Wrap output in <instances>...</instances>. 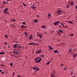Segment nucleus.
<instances>
[{
	"label": "nucleus",
	"mask_w": 77,
	"mask_h": 77,
	"mask_svg": "<svg viewBox=\"0 0 77 77\" xmlns=\"http://www.w3.org/2000/svg\"><path fill=\"white\" fill-rule=\"evenodd\" d=\"M70 73H71V75H72V74H73V71H70Z\"/></svg>",
	"instance_id": "bb28decb"
},
{
	"label": "nucleus",
	"mask_w": 77,
	"mask_h": 77,
	"mask_svg": "<svg viewBox=\"0 0 77 77\" xmlns=\"http://www.w3.org/2000/svg\"><path fill=\"white\" fill-rule=\"evenodd\" d=\"M58 31L60 33H63V31L62 30H59Z\"/></svg>",
	"instance_id": "2eb2a0df"
},
{
	"label": "nucleus",
	"mask_w": 77,
	"mask_h": 77,
	"mask_svg": "<svg viewBox=\"0 0 77 77\" xmlns=\"http://www.w3.org/2000/svg\"><path fill=\"white\" fill-rule=\"evenodd\" d=\"M26 27V26H23V25H22L20 26V27L22 28L23 29H25Z\"/></svg>",
	"instance_id": "39448f33"
},
{
	"label": "nucleus",
	"mask_w": 77,
	"mask_h": 77,
	"mask_svg": "<svg viewBox=\"0 0 77 77\" xmlns=\"http://www.w3.org/2000/svg\"><path fill=\"white\" fill-rule=\"evenodd\" d=\"M2 74H4L5 73V72H2Z\"/></svg>",
	"instance_id": "ea45409f"
},
{
	"label": "nucleus",
	"mask_w": 77,
	"mask_h": 77,
	"mask_svg": "<svg viewBox=\"0 0 77 77\" xmlns=\"http://www.w3.org/2000/svg\"><path fill=\"white\" fill-rule=\"evenodd\" d=\"M14 45H15L16 46V47H17V46H18V45L19 44H14Z\"/></svg>",
	"instance_id": "c9c22d12"
},
{
	"label": "nucleus",
	"mask_w": 77,
	"mask_h": 77,
	"mask_svg": "<svg viewBox=\"0 0 77 77\" xmlns=\"http://www.w3.org/2000/svg\"><path fill=\"white\" fill-rule=\"evenodd\" d=\"M57 34L58 35H59V34H60V33L59 32H58V31H57Z\"/></svg>",
	"instance_id": "c756f323"
},
{
	"label": "nucleus",
	"mask_w": 77,
	"mask_h": 77,
	"mask_svg": "<svg viewBox=\"0 0 77 77\" xmlns=\"http://www.w3.org/2000/svg\"><path fill=\"white\" fill-rule=\"evenodd\" d=\"M31 8H33V9H35L36 8V7L35 6L34 7L31 6Z\"/></svg>",
	"instance_id": "7c9ffc66"
},
{
	"label": "nucleus",
	"mask_w": 77,
	"mask_h": 77,
	"mask_svg": "<svg viewBox=\"0 0 77 77\" xmlns=\"http://www.w3.org/2000/svg\"><path fill=\"white\" fill-rule=\"evenodd\" d=\"M15 50H16V49H14V51H15Z\"/></svg>",
	"instance_id": "e2e57ef3"
},
{
	"label": "nucleus",
	"mask_w": 77,
	"mask_h": 77,
	"mask_svg": "<svg viewBox=\"0 0 77 77\" xmlns=\"http://www.w3.org/2000/svg\"><path fill=\"white\" fill-rule=\"evenodd\" d=\"M38 21V20H35L34 21V23H36Z\"/></svg>",
	"instance_id": "aec40b11"
},
{
	"label": "nucleus",
	"mask_w": 77,
	"mask_h": 77,
	"mask_svg": "<svg viewBox=\"0 0 77 77\" xmlns=\"http://www.w3.org/2000/svg\"><path fill=\"white\" fill-rule=\"evenodd\" d=\"M21 46H20V47H18V48H21Z\"/></svg>",
	"instance_id": "c03bdc74"
},
{
	"label": "nucleus",
	"mask_w": 77,
	"mask_h": 77,
	"mask_svg": "<svg viewBox=\"0 0 77 77\" xmlns=\"http://www.w3.org/2000/svg\"><path fill=\"white\" fill-rule=\"evenodd\" d=\"M46 27V26H42V28H43L44 29H45V27Z\"/></svg>",
	"instance_id": "72a5a7b5"
},
{
	"label": "nucleus",
	"mask_w": 77,
	"mask_h": 77,
	"mask_svg": "<svg viewBox=\"0 0 77 77\" xmlns=\"http://www.w3.org/2000/svg\"><path fill=\"white\" fill-rule=\"evenodd\" d=\"M32 69H33L34 70H35L37 71H38L39 69L37 67H33Z\"/></svg>",
	"instance_id": "7ed1b4c3"
},
{
	"label": "nucleus",
	"mask_w": 77,
	"mask_h": 77,
	"mask_svg": "<svg viewBox=\"0 0 77 77\" xmlns=\"http://www.w3.org/2000/svg\"><path fill=\"white\" fill-rule=\"evenodd\" d=\"M49 47L50 50H52L53 49V48L50 45L49 46Z\"/></svg>",
	"instance_id": "4468645a"
},
{
	"label": "nucleus",
	"mask_w": 77,
	"mask_h": 77,
	"mask_svg": "<svg viewBox=\"0 0 77 77\" xmlns=\"http://www.w3.org/2000/svg\"><path fill=\"white\" fill-rule=\"evenodd\" d=\"M77 9V5L75 6V9Z\"/></svg>",
	"instance_id": "a19ab883"
},
{
	"label": "nucleus",
	"mask_w": 77,
	"mask_h": 77,
	"mask_svg": "<svg viewBox=\"0 0 77 77\" xmlns=\"http://www.w3.org/2000/svg\"><path fill=\"white\" fill-rule=\"evenodd\" d=\"M35 42H32V43H29V45H32L34 44H35Z\"/></svg>",
	"instance_id": "1a4fd4ad"
},
{
	"label": "nucleus",
	"mask_w": 77,
	"mask_h": 77,
	"mask_svg": "<svg viewBox=\"0 0 77 77\" xmlns=\"http://www.w3.org/2000/svg\"><path fill=\"white\" fill-rule=\"evenodd\" d=\"M57 12L58 13V14H60V13L61 12V10H59L57 11Z\"/></svg>",
	"instance_id": "9b49d317"
},
{
	"label": "nucleus",
	"mask_w": 77,
	"mask_h": 77,
	"mask_svg": "<svg viewBox=\"0 0 77 77\" xmlns=\"http://www.w3.org/2000/svg\"><path fill=\"white\" fill-rule=\"evenodd\" d=\"M14 48H17V46H16V45H14Z\"/></svg>",
	"instance_id": "cd10ccee"
},
{
	"label": "nucleus",
	"mask_w": 77,
	"mask_h": 77,
	"mask_svg": "<svg viewBox=\"0 0 77 77\" xmlns=\"http://www.w3.org/2000/svg\"><path fill=\"white\" fill-rule=\"evenodd\" d=\"M10 0H7V2H8Z\"/></svg>",
	"instance_id": "bf43d9fd"
},
{
	"label": "nucleus",
	"mask_w": 77,
	"mask_h": 77,
	"mask_svg": "<svg viewBox=\"0 0 77 77\" xmlns=\"http://www.w3.org/2000/svg\"><path fill=\"white\" fill-rule=\"evenodd\" d=\"M13 21L14 22H15L16 21L15 20V19H14L13 20Z\"/></svg>",
	"instance_id": "09e8293b"
},
{
	"label": "nucleus",
	"mask_w": 77,
	"mask_h": 77,
	"mask_svg": "<svg viewBox=\"0 0 77 77\" xmlns=\"http://www.w3.org/2000/svg\"><path fill=\"white\" fill-rule=\"evenodd\" d=\"M6 13H7V14H8V12H7V11H6Z\"/></svg>",
	"instance_id": "052dcab7"
},
{
	"label": "nucleus",
	"mask_w": 77,
	"mask_h": 77,
	"mask_svg": "<svg viewBox=\"0 0 77 77\" xmlns=\"http://www.w3.org/2000/svg\"><path fill=\"white\" fill-rule=\"evenodd\" d=\"M58 10H60V8H58Z\"/></svg>",
	"instance_id": "774afa93"
},
{
	"label": "nucleus",
	"mask_w": 77,
	"mask_h": 77,
	"mask_svg": "<svg viewBox=\"0 0 77 77\" xmlns=\"http://www.w3.org/2000/svg\"><path fill=\"white\" fill-rule=\"evenodd\" d=\"M15 74V73L14 72H13V77L14 75Z\"/></svg>",
	"instance_id": "e433bc0d"
},
{
	"label": "nucleus",
	"mask_w": 77,
	"mask_h": 77,
	"mask_svg": "<svg viewBox=\"0 0 77 77\" xmlns=\"http://www.w3.org/2000/svg\"><path fill=\"white\" fill-rule=\"evenodd\" d=\"M51 77H54V75L53 73H51Z\"/></svg>",
	"instance_id": "f8f14e48"
},
{
	"label": "nucleus",
	"mask_w": 77,
	"mask_h": 77,
	"mask_svg": "<svg viewBox=\"0 0 77 77\" xmlns=\"http://www.w3.org/2000/svg\"><path fill=\"white\" fill-rule=\"evenodd\" d=\"M76 56V55L75 54H74L73 55V57L74 58Z\"/></svg>",
	"instance_id": "a878e982"
},
{
	"label": "nucleus",
	"mask_w": 77,
	"mask_h": 77,
	"mask_svg": "<svg viewBox=\"0 0 77 77\" xmlns=\"http://www.w3.org/2000/svg\"><path fill=\"white\" fill-rule=\"evenodd\" d=\"M63 64H61V66L62 67L63 66Z\"/></svg>",
	"instance_id": "37998d69"
},
{
	"label": "nucleus",
	"mask_w": 77,
	"mask_h": 77,
	"mask_svg": "<svg viewBox=\"0 0 77 77\" xmlns=\"http://www.w3.org/2000/svg\"><path fill=\"white\" fill-rule=\"evenodd\" d=\"M3 11H4V13H6V11H5V10Z\"/></svg>",
	"instance_id": "79ce46f5"
},
{
	"label": "nucleus",
	"mask_w": 77,
	"mask_h": 77,
	"mask_svg": "<svg viewBox=\"0 0 77 77\" xmlns=\"http://www.w3.org/2000/svg\"><path fill=\"white\" fill-rule=\"evenodd\" d=\"M61 25L63 27H64V24L63 23H61Z\"/></svg>",
	"instance_id": "6ab92c4d"
},
{
	"label": "nucleus",
	"mask_w": 77,
	"mask_h": 77,
	"mask_svg": "<svg viewBox=\"0 0 77 77\" xmlns=\"http://www.w3.org/2000/svg\"><path fill=\"white\" fill-rule=\"evenodd\" d=\"M1 66H3V67H4L5 66H4L3 65H1Z\"/></svg>",
	"instance_id": "5fc2aeb1"
},
{
	"label": "nucleus",
	"mask_w": 77,
	"mask_h": 77,
	"mask_svg": "<svg viewBox=\"0 0 77 77\" xmlns=\"http://www.w3.org/2000/svg\"><path fill=\"white\" fill-rule=\"evenodd\" d=\"M24 47H22V49H24Z\"/></svg>",
	"instance_id": "13d9d810"
},
{
	"label": "nucleus",
	"mask_w": 77,
	"mask_h": 77,
	"mask_svg": "<svg viewBox=\"0 0 77 77\" xmlns=\"http://www.w3.org/2000/svg\"><path fill=\"white\" fill-rule=\"evenodd\" d=\"M8 48H10V47L9 46H8Z\"/></svg>",
	"instance_id": "680f3d73"
},
{
	"label": "nucleus",
	"mask_w": 77,
	"mask_h": 77,
	"mask_svg": "<svg viewBox=\"0 0 77 77\" xmlns=\"http://www.w3.org/2000/svg\"><path fill=\"white\" fill-rule=\"evenodd\" d=\"M57 52H58V50H56L54 51V53H57Z\"/></svg>",
	"instance_id": "a211bd4d"
},
{
	"label": "nucleus",
	"mask_w": 77,
	"mask_h": 77,
	"mask_svg": "<svg viewBox=\"0 0 77 77\" xmlns=\"http://www.w3.org/2000/svg\"><path fill=\"white\" fill-rule=\"evenodd\" d=\"M41 57H44V55H41Z\"/></svg>",
	"instance_id": "a18cd8bd"
},
{
	"label": "nucleus",
	"mask_w": 77,
	"mask_h": 77,
	"mask_svg": "<svg viewBox=\"0 0 77 77\" xmlns=\"http://www.w3.org/2000/svg\"><path fill=\"white\" fill-rule=\"evenodd\" d=\"M5 10L6 11H8V8H5Z\"/></svg>",
	"instance_id": "393cba45"
},
{
	"label": "nucleus",
	"mask_w": 77,
	"mask_h": 77,
	"mask_svg": "<svg viewBox=\"0 0 77 77\" xmlns=\"http://www.w3.org/2000/svg\"><path fill=\"white\" fill-rule=\"evenodd\" d=\"M73 5V3L72 2H71V5Z\"/></svg>",
	"instance_id": "f704fd0d"
},
{
	"label": "nucleus",
	"mask_w": 77,
	"mask_h": 77,
	"mask_svg": "<svg viewBox=\"0 0 77 77\" xmlns=\"http://www.w3.org/2000/svg\"><path fill=\"white\" fill-rule=\"evenodd\" d=\"M69 7V5H67V8H68Z\"/></svg>",
	"instance_id": "58836bf2"
},
{
	"label": "nucleus",
	"mask_w": 77,
	"mask_h": 77,
	"mask_svg": "<svg viewBox=\"0 0 77 77\" xmlns=\"http://www.w3.org/2000/svg\"><path fill=\"white\" fill-rule=\"evenodd\" d=\"M5 52H1V53H0V54H5Z\"/></svg>",
	"instance_id": "f3484780"
},
{
	"label": "nucleus",
	"mask_w": 77,
	"mask_h": 77,
	"mask_svg": "<svg viewBox=\"0 0 77 77\" xmlns=\"http://www.w3.org/2000/svg\"><path fill=\"white\" fill-rule=\"evenodd\" d=\"M48 17H50L51 16V14L49 13L48 14Z\"/></svg>",
	"instance_id": "c85d7f7f"
},
{
	"label": "nucleus",
	"mask_w": 77,
	"mask_h": 77,
	"mask_svg": "<svg viewBox=\"0 0 77 77\" xmlns=\"http://www.w3.org/2000/svg\"><path fill=\"white\" fill-rule=\"evenodd\" d=\"M10 66H13V63H10Z\"/></svg>",
	"instance_id": "b1692460"
},
{
	"label": "nucleus",
	"mask_w": 77,
	"mask_h": 77,
	"mask_svg": "<svg viewBox=\"0 0 77 77\" xmlns=\"http://www.w3.org/2000/svg\"><path fill=\"white\" fill-rule=\"evenodd\" d=\"M26 23L25 22H22V24H24V25H26Z\"/></svg>",
	"instance_id": "412c9836"
},
{
	"label": "nucleus",
	"mask_w": 77,
	"mask_h": 77,
	"mask_svg": "<svg viewBox=\"0 0 77 77\" xmlns=\"http://www.w3.org/2000/svg\"><path fill=\"white\" fill-rule=\"evenodd\" d=\"M72 51V50L71 49H69V53H71Z\"/></svg>",
	"instance_id": "9d476101"
},
{
	"label": "nucleus",
	"mask_w": 77,
	"mask_h": 77,
	"mask_svg": "<svg viewBox=\"0 0 77 77\" xmlns=\"http://www.w3.org/2000/svg\"><path fill=\"white\" fill-rule=\"evenodd\" d=\"M37 16L38 17H39V15H37Z\"/></svg>",
	"instance_id": "864d4df0"
},
{
	"label": "nucleus",
	"mask_w": 77,
	"mask_h": 77,
	"mask_svg": "<svg viewBox=\"0 0 77 77\" xmlns=\"http://www.w3.org/2000/svg\"><path fill=\"white\" fill-rule=\"evenodd\" d=\"M5 45H7V43L6 42H5Z\"/></svg>",
	"instance_id": "8fccbe9b"
},
{
	"label": "nucleus",
	"mask_w": 77,
	"mask_h": 77,
	"mask_svg": "<svg viewBox=\"0 0 77 77\" xmlns=\"http://www.w3.org/2000/svg\"><path fill=\"white\" fill-rule=\"evenodd\" d=\"M50 62H48V63H47L46 64V65H49V64L50 63Z\"/></svg>",
	"instance_id": "4be33fe9"
},
{
	"label": "nucleus",
	"mask_w": 77,
	"mask_h": 77,
	"mask_svg": "<svg viewBox=\"0 0 77 77\" xmlns=\"http://www.w3.org/2000/svg\"><path fill=\"white\" fill-rule=\"evenodd\" d=\"M59 23V21H56V22H54V25H55L56 26H57V25Z\"/></svg>",
	"instance_id": "f03ea898"
},
{
	"label": "nucleus",
	"mask_w": 77,
	"mask_h": 77,
	"mask_svg": "<svg viewBox=\"0 0 77 77\" xmlns=\"http://www.w3.org/2000/svg\"><path fill=\"white\" fill-rule=\"evenodd\" d=\"M11 56H13V54H11Z\"/></svg>",
	"instance_id": "0e129e2a"
},
{
	"label": "nucleus",
	"mask_w": 77,
	"mask_h": 77,
	"mask_svg": "<svg viewBox=\"0 0 77 77\" xmlns=\"http://www.w3.org/2000/svg\"><path fill=\"white\" fill-rule=\"evenodd\" d=\"M32 38H33V37H32V35H31L30 36V37L29 38V39H32Z\"/></svg>",
	"instance_id": "ddd939ff"
},
{
	"label": "nucleus",
	"mask_w": 77,
	"mask_h": 77,
	"mask_svg": "<svg viewBox=\"0 0 77 77\" xmlns=\"http://www.w3.org/2000/svg\"><path fill=\"white\" fill-rule=\"evenodd\" d=\"M37 36H39L40 37L39 38H40V39L41 38H42V36L41 35H40V34H37Z\"/></svg>",
	"instance_id": "423d86ee"
},
{
	"label": "nucleus",
	"mask_w": 77,
	"mask_h": 77,
	"mask_svg": "<svg viewBox=\"0 0 77 77\" xmlns=\"http://www.w3.org/2000/svg\"><path fill=\"white\" fill-rule=\"evenodd\" d=\"M17 76L18 77H20V75H17Z\"/></svg>",
	"instance_id": "de8ad7c7"
},
{
	"label": "nucleus",
	"mask_w": 77,
	"mask_h": 77,
	"mask_svg": "<svg viewBox=\"0 0 77 77\" xmlns=\"http://www.w3.org/2000/svg\"><path fill=\"white\" fill-rule=\"evenodd\" d=\"M36 43H35L34 45H36Z\"/></svg>",
	"instance_id": "338daca9"
},
{
	"label": "nucleus",
	"mask_w": 77,
	"mask_h": 77,
	"mask_svg": "<svg viewBox=\"0 0 77 77\" xmlns=\"http://www.w3.org/2000/svg\"><path fill=\"white\" fill-rule=\"evenodd\" d=\"M42 50L39 51H38L37 52V53L38 54H39V53H42Z\"/></svg>",
	"instance_id": "6e6552de"
},
{
	"label": "nucleus",
	"mask_w": 77,
	"mask_h": 77,
	"mask_svg": "<svg viewBox=\"0 0 77 77\" xmlns=\"http://www.w3.org/2000/svg\"><path fill=\"white\" fill-rule=\"evenodd\" d=\"M34 60H35V63H39L42 60V58H39V57H37L35 58L34 59Z\"/></svg>",
	"instance_id": "f257e3e1"
},
{
	"label": "nucleus",
	"mask_w": 77,
	"mask_h": 77,
	"mask_svg": "<svg viewBox=\"0 0 77 77\" xmlns=\"http://www.w3.org/2000/svg\"><path fill=\"white\" fill-rule=\"evenodd\" d=\"M68 22L69 23H70L71 24H72V21H69Z\"/></svg>",
	"instance_id": "5701e85b"
},
{
	"label": "nucleus",
	"mask_w": 77,
	"mask_h": 77,
	"mask_svg": "<svg viewBox=\"0 0 77 77\" xmlns=\"http://www.w3.org/2000/svg\"><path fill=\"white\" fill-rule=\"evenodd\" d=\"M23 5L24 6V7H26V4H24V3H23Z\"/></svg>",
	"instance_id": "473e14b6"
},
{
	"label": "nucleus",
	"mask_w": 77,
	"mask_h": 77,
	"mask_svg": "<svg viewBox=\"0 0 77 77\" xmlns=\"http://www.w3.org/2000/svg\"><path fill=\"white\" fill-rule=\"evenodd\" d=\"M76 55V56H77V54H76V55Z\"/></svg>",
	"instance_id": "69168bd1"
},
{
	"label": "nucleus",
	"mask_w": 77,
	"mask_h": 77,
	"mask_svg": "<svg viewBox=\"0 0 77 77\" xmlns=\"http://www.w3.org/2000/svg\"><path fill=\"white\" fill-rule=\"evenodd\" d=\"M3 4H6L7 2H3Z\"/></svg>",
	"instance_id": "2f4dec72"
},
{
	"label": "nucleus",
	"mask_w": 77,
	"mask_h": 77,
	"mask_svg": "<svg viewBox=\"0 0 77 77\" xmlns=\"http://www.w3.org/2000/svg\"><path fill=\"white\" fill-rule=\"evenodd\" d=\"M2 69H0V72H2Z\"/></svg>",
	"instance_id": "603ef678"
},
{
	"label": "nucleus",
	"mask_w": 77,
	"mask_h": 77,
	"mask_svg": "<svg viewBox=\"0 0 77 77\" xmlns=\"http://www.w3.org/2000/svg\"><path fill=\"white\" fill-rule=\"evenodd\" d=\"M64 27H65V28H67V27H68L67 26H65Z\"/></svg>",
	"instance_id": "3c124183"
},
{
	"label": "nucleus",
	"mask_w": 77,
	"mask_h": 77,
	"mask_svg": "<svg viewBox=\"0 0 77 77\" xmlns=\"http://www.w3.org/2000/svg\"><path fill=\"white\" fill-rule=\"evenodd\" d=\"M58 26H59V27H60V28H61L62 27V26H61L60 25H58Z\"/></svg>",
	"instance_id": "49530a36"
},
{
	"label": "nucleus",
	"mask_w": 77,
	"mask_h": 77,
	"mask_svg": "<svg viewBox=\"0 0 77 77\" xmlns=\"http://www.w3.org/2000/svg\"><path fill=\"white\" fill-rule=\"evenodd\" d=\"M18 42H16V43L18 44Z\"/></svg>",
	"instance_id": "4d7b16f0"
},
{
	"label": "nucleus",
	"mask_w": 77,
	"mask_h": 77,
	"mask_svg": "<svg viewBox=\"0 0 77 77\" xmlns=\"http://www.w3.org/2000/svg\"><path fill=\"white\" fill-rule=\"evenodd\" d=\"M70 36H74V34H72L70 35Z\"/></svg>",
	"instance_id": "4c0bfd02"
},
{
	"label": "nucleus",
	"mask_w": 77,
	"mask_h": 77,
	"mask_svg": "<svg viewBox=\"0 0 77 77\" xmlns=\"http://www.w3.org/2000/svg\"><path fill=\"white\" fill-rule=\"evenodd\" d=\"M66 68H65L64 69V70H66Z\"/></svg>",
	"instance_id": "6e6d98bb"
},
{
	"label": "nucleus",
	"mask_w": 77,
	"mask_h": 77,
	"mask_svg": "<svg viewBox=\"0 0 77 77\" xmlns=\"http://www.w3.org/2000/svg\"><path fill=\"white\" fill-rule=\"evenodd\" d=\"M13 53H14V54H18V52H17V51H13Z\"/></svg>",
	"instance_id": "0eeeda50"
},
{
	"label": "nucleus",
	"mask_w": 77,
	"mask_h": 77,
	"mask_svg": "<svg viewBox=\"0 0 77 77\" xmlns=\"http://www.w3.org/2000/svg\"><path fill=\"white\" fill-rule=\"evenodd\" d=\"M28 32H26V31L24 32V35H26L25 37L26 38L28 36Z\"/></svg>",
	"instance_id": "20e7f679"
},
{
	"label": "nucleus",
	"mask_w": 77,
	"mask_h": 77,
	"mask_svg": "<svg viewBox=\"0 0 77 77\" xmlns=\"http://www.w3.org/2000/svg\"><path fill=\"white\" fill-rule=\"evenodd\" d=\"M5 37L6 38H8V35H5Z\"/></svg>",
	"instance_id": "dca6fc26"
}]
</instances>
